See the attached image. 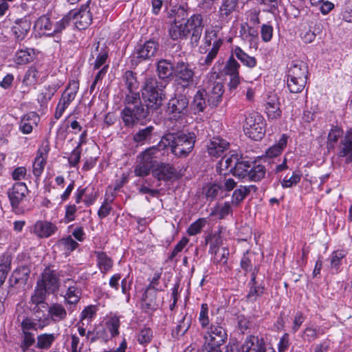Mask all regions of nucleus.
Returning <instances> with one entry per match:
<instances>
[{"mask_svg":"<svg viewBox=\"0 0 352 352\" xmlns=\"http://www.w3.org/2000/svg\"><path fill=\"white\" fill-rule=\"evenodd\" d=\"M125 107L122 111V118L127 126H133L140 120L146 118L148 109V102L146 107L142 104L140 93L137 91H129L126 95Z\"/></svg>","mask_w":352,"mask_h":352,"instance_id":"nucleus-3","label":"nucleus"},{"mask_svg":"<svg viewBox=\"0 0 352 352\" xmlns=\"http://www.w3.org/2000/svg\"><path fill=\"white\" fill-rule=\"evenodd\" d=\"M240 64L231 55L223 67V73L230 77L228 85L230 89H235L240 84Z\"/></svg>","mask_w":352,"mask_h":352,"instance_id":"nucleus-11","label":"nucleus"},{"mask_svg":"<svg viewBox=\"0 0 352 352\" xmlns=\"http://www.w3.org/2000/svg\"><path fill=\"white\" fill-rule=\"evenodd\" d=\"M208 311V305L206 303L201 304L198 320L203 329L206 328L210 323Z\"/></svg>","mask_w":352,"mask_h":352,"instance_id":"nucleus-62","label":"nucleus"},{"mask_svg":"<svg viewBox=\"0 0 352 352\" xmlns=\"http://www.w3.org/2000/svg\"><path fill=\"white\" fill-rule=\"evenodd\" d=\"M57 89L54 85L45 86L38 96V101L41 104H47L56 92Z\"/></svg>","mask_w":352,"mask_h":352,"instance_id":"nucleus-51","label":"nucleus"},{"mask_svg":"<svg viewBox=\"0 0 352 352\" xmlns=\"http://www.w3.org/2000/svg\"><path fill=\"white\" fill-rule=\"evenodd\" d=\"M266 168L264 165L254 164L250 166L247 180L258 182L265 177Z\"/></svg>","mask_w":352,"mask_h":352,"instance_id":"nucleus-47","label":"nucleus"},{"mask_svg":"<svg viewBox=\"0 0 352 352\" xmlns=\"http://www.w3.org/2000/svg\"><path fill=\"white\" fill-rule=\"evenodd\" d=\"M165 85L158 82L155 78H146L142 89V97L146 102H148V107L152 109H158L162 104L163 89Z\"/></svg>","mask_w":352,"mask_h":352,"instance_id":"nucleus-4","label":"nucleus"},{"mask_svg":"<svg viewBox=\"0 0 352 352\" xmlns=\"http://www.w3.org/2000/svg\"><path fill=\"white\" fill-rule=\"evenodd\" d=\"M256 269L254 270L251 279L249 282L250 290L246 296L247 300L250 302H254L261 297L265 292V287L259 284L256 280Z\"/></svg>","mask_w":352,"mask_h":352,"instance_id":"nucleus-25","label":"nucleus"},{"mask_svg":"<svg viewBox=\"0 0 352 352\" xmlns=\"http://www.w3.org/2000/svg\"><path fill=\"white\" fill-rule=\"evenodd\" d=\"M239 0H222L219 10V19L221 22L228 23L232 14L237 11Z\"/></svg>","mask_w":352,"mask_h":352,"instance_id":"nucleus-20","label":"nucleus"},{"mask_svg":"<svg viewBox=\"0 0 352 352\" xmlns=\"http://www.w3.org/2000/svg\"><path fill=\"white\" fill-rule=\"evenodd\" d=\"M124 79L129 91H137L138 88V81L135 74L131 71H126L124 73Z\"/></svg>","mask_w":352,"mask_h":352,"instance_id":"nucleus-58","label":"nucleus"},{"mask_svg":"<svg viewBox=\"0 0 352 352\" xmlns=\"http://www.w3.org/2000/svg\"><path fill=\"white\" fill-rule=\"evenodd\" d=\"M28 188L24 182L15 183L8 191V196L12 208H17L28 194Z\"/></svg>","mask_w":352,"mask_h":352,"instance_id":"nucleus-12","label":"nucleus"},{"mask_svg":"<svg viewBox=\"0 0 352 352\" xmlns=\"http://www.w3.org/2000/svg\"><path fill=\"white\" fill-rule=\"evenodd\" d=\"M120 326V316L111 315L106 322V327L110 332L111 337H116L119 335V328Z\"/></svg>","mask_w":352,"mask_h":352,"instance_id":"nucleus-53","label":"nucleus"},{"mask_svg":"<svg viewBox=\"0 0 352 352\" xmlns=\"http://www.w3.org/2000/svg\"><path fill=\"white\" fill-rule=\"evenodd\" d=\"M206 243L210 244L209 252L212 254H217L219 248L222 244V239L219 233H214L206 238Z\"/></svg>","mask_w":352,"mask_h":352,"instance_id":"nucleus-52","label":"nucleus"},{"mask_svg":"<svg viewBox=\"0 0 352 352\" xmlns=\"http://www.w3.org/2000/svg\"><path fill=\"white\" fill-rule=\"evenodd\" d=\"M158 47V43L153 40L148 41L143 45H138L131 56L132 64L137 65L142 61L151 59L156 54Z\"/></svg>","mask_w":352,"mask_h":352,"instance_id":"nucleus-8","label":"nucleus"},{"mask_svg":"<svg viewBox=\"0 0 352 352\" xmlns=\"http://www.w3.org/2000/svg\"><path fill=\"white\" fill-rule=\"evenodd\" d=\"M152 174L158 181L167 182L175 177L176 169L170 164L159 162L155 164Z\"/></svg>","mask_w":352,"mask_h":352,"instance_id":"nucleus-17","label":"nucleus"},{"mask_svg":"<svg viewBox=\"0 0 352 352\" xmlns=\"http://www.w3.org/2000/svg\"><path fill=\"white\" fill-rule=\"evenodd\" d=\"M206 220L204 218H199L190 225L187 233L190 236H195L201 232L202 228L206 226Z\"/></svg>","mask_w":352,"mask_h":352,"instance_id":"nucleus-59","label":"nucleus"},{"mask_svg":"<svg viewBox=\"0 0 352 352\" xmlns=\"http://www.w3.org/2000/svg\"><path fill=\"white\" fill-rule=\"evenodd\" d=\"M157 72L160 78L167 80L175 74V64L166 59L157 62Z\"/></svg>","mask_w":352,"mask_h":352,"instance_id":"nucleus-34","label":"nucleus"},{"mask_svg":"<svg viewBox=\"0 0 352 352\" xmlns=\"http://www.w3.org/2000/svg\"><path fill=\"white\" fill-rule=\"evenodd\" d=\"M280 103L278 96L274 93L268 95L265 102V112L268 119L276 120L281 117Z\"/></svg>","mask_w":352,"mask_h":352,"instance_id":"nucleus-19","label":"nucleus"},{"mask_svg":"<svg viewBox=\"0 0 352 352\" xmlns=\"http://www.w3.org/2000/svg\"><path fill=\"white\" fill-rule=\"evenodd\" d=\"M205 91L208 104L212 107H217L222 100L223 84L220 82H211Z\"/></svg>","mask_w":352,"mask_h":352,"instance_id":"nucleus-16","label":"nucleus"},{"mask_svg":"<svg viewBox=\"0 0 352 352\" xmlns=\"http://www.w3.org/2000/svg\"><path fill=\"white\" fill-rule=\"evenodd\" d=\"M167 112L174 119L186 116L188 112V98L184 94L176 95L169 100Z\"/></svg>","mask_w":352,"mask_h":352,"instance_id":"nucleus-10","label":"nucleus"},{"mask_svg":"<svg viewBox=\"0 0 352 352\" xmlns=\"http://www.w3.org/2000/svg\"><path fill=\"white\" fill-rule=\"evenodd\" d=\"M232 212V208L229 202H225L222 206H217L210 213L211 216L219 215V219H223Z\"/></svg>","mask_w":352,"mask_h":352,"instance_id":"nucleus-60","label":"nucleus"},{"mask_svg":"<svg viewBox=\"0 0 352 352\" xmlns=\"http://www.w3.org/2000/svg\"><path fill=\"white\" fill-rule=\"evenodd\" d=\"M153 338V330L149 327H144L140 329L136 334L138 342L143 346H146L150 344Z\"/></svg>","mask_w":352,"mask_h":352,"instance_id":"nucleus-49","label":"nucleus"},{"mask_svg":"<svg viewBox=\"0 0 352 352\" xmlns=\"http://www.w3.org/2000/svg\"><path fill=\"white\" fill-rule=\"evenodd\" d=\"M58 333H43L37 336L36 347L41 350H48L58 338Z\"/></svg>","mask_w":352,"mask_h":352,"instance_id":"nucleus-36","label":"nucleus"},{"mask_svg":"<svg viewBox=\"0 0 352 352\" xmlns=\"http://www.w3.org/2000/svg\"><path fill=\"white\" fill-rule=\"evenodd\" d=\"M43 309L47 311V316L45 318L43 322L50 319L54 322H59L64 320L67 317V311L64 306L59 303H53L46 308H41L39 309L40 316L41 318L43 316Z\"/></svg>","mask_w":352,"mask_h":352,"instance_id":"nucleus-15","label":"nucleus"},{"mask_svg":"<svg viewBox=\"0 0 352 352\" xmlns=\"http://www.w3.org/2000/svg\"><path fill=\"white\" fill-rule=\"evenodd\" d=\"M50 150V144L47 142H45L42 144L37 151V155L32 166L33 174L37 178H38L43 172Z\"/></svg>","mask_w":352,"mask_h":352,"instance_id":"nucleus-13","label":"nucleus"},{"mask_svg":"<svg viewBox=\"0 0 352 352\" xmlns=\"http://www.w3.org/2000/svg\"><path fill=\"white\" fill-rule=\"evenodd\" d=\"M168 32L173 41L186 39L188 35L184 23L176 21L170 25Z\"/></svg>","mask_w":352,"mask_h":352,"instance_id":"nucleus-33","label":"nucleus"},{"mask_svg":"<svg viewBox=\"0 0 352 352\" xmlns=\"http://www.w3.org/2000/svg\"><path fill=\"white\" fill-rule=\"evenodd\" d=\"M308 74L307 65L302 60H294L292 63L287 73V79L307 80Z\"/></svg>","mask_w":352,"mask_h":352,"instance_id":"nucleus-22","label":"nucleus"},{"mask_svg":"<svg viewBox=\"0 0 352 352\" xmlns=\"http://www.w3.org/2000/svg\"><path fill=\"white\" fill-rule=\"evenodd\" d=\"M195 143L194 133H168L160 141L164 148H170V152L177 157H186L192 151Z\"/></svg>","mask_w":352,"mask_h":352,"instance_id":"nucleus-2","label":"nucleus"},{"mask_svg":"<svg viewBox=\"0 0 352 352\" xmlns=\"http://www.w3.org/2000/svg\"><path fill=\"white\" fill-rule=\"evenodd\" d=\"M301 176L302 175L296 171L294 172L289 178L285 176L281 182L282 186L284 188H287L296 186L300 181Z\"/></svg>","mask_w":352,"mask_h":352,"instance_id":"nucleus-63","label":"nucleus"},{"mask_svg":"<svg viewBox=\"0 0 352 352\" xmlns=\"http://www.w3.org/2000/svg\"><path fill=\"white\" fill-rule=\"evenodd\" d=\"M166 148H164V145L160 146L159 142L157 145L146 148L138 155L148 161H151V164H156L157 162L155 160L159 159L162 155H164V153L163 151Z\"/></svg>","mask_w":352,"mask_h":352,"instance_id":"nucleus-31","label":"nucleus"},{"mask_svg":"<svg viewBox=\"0 0 352 352\" xmlns=\"http://www.w3.org/2000/svg\"><path fill=\"white\" fill-rule=\"evenodd\" d=\"M339 156L346 157V162H352V131H348L340 142Z\"/></svg>","mask_w":352,"mask_h":352,"instance_id":"nucleus-29","label":"nucleus"},{"mask_svg":"<svg viewBox=\"0 0 352 352\" xmlns=\"http://www.w3.org/2000/svg\"><path fill=\"white\" fill-rule=\"evenodd\" d=\"M79 89V83L73 80L69 82L65 91L63 92L59 101L56 107L54 118L60 119L64 113L66 109L69 106L71 102L75 99Z\"/></svg>","mask_w":352,"mask_h":352,"instance_id":"nucleus-7","label":"nucleus"},{"mask_svg":"<svg viewBox=\"0 0 352 352\" xmlns=\"http://www.w3.org/2000/svg\"><path fill=\"white\" fill-rule=\"evenodd\" d=\"M342 134L343 132L341 129L338 127L332 128L328 135L327 147L329 148H333L335 143L338 141Z\"/></svg>","mask_w":352,"mask_h":352,"instance_id":"nucleus-61","label":"nucleus"},{"mask_svg":"<svg viewBox=\"0 0 352 352\" xmlns=\"http://www.w3.org/2000/svg\"><path fill=\"white\" fill-rule=\"evenodd\" d=\"M241 349L243 352H266L264 340L253 335L248 336L245 338Z\"/></svg>","mask_w":352,"mask_h":352,"instance_id":"nucleus-21","label":"nucleus"},{"mask_svg":"<svg viewBox=\"0 0 352 352\" xmlns=\"http://www.w3.org/2000/svg\"><path fill=\"white\" fill-rule=\"evenodd\" d=\"M63 276V271L57 273L54 270L47 268L42 274V278L37 282L35 294L32 296V300L36 304L34 314L38 320H41L39 309L47 307V303L44 302L46 294H54L58 291L60 287L59 276Z\"/></svg>","mask_w":352,"mask_h":352,"instance_id":"nucleus-1","label":"nucleus"},{"mask_svg":"<svg viewBox=\"0 0 352 352\" xmlns=\"http://www.w3.org/2000/svg\"><path fill=\"white\" fill-rule=\"evenodd\" d=\"M81 292L78 287L69 286L67 289L64 298L68 304L75 305L80 298Z\"/></svg>","mask_w":352,"mask_h":352,"instance_id":"nucleus-55","label":"nucleus"},{"mask_svg":"<svg viewBox=\"0 0 352 352\" xmlns=\"http://www.w3.org/2000/svg\"><path fill=\"white\" fill-rule=\"evenodd\" d=\"M57 227L51 222L38 221L34 226V232L41 238H47L55 233Z\"/></svg>","mask_w":352,"mask_h":352,"instance_id":"nucleus-27","label":"nucleus"},{"mask_svg":"<svg viewBox=\"0 0 352 352\" xmlns=\"http://www.w3.org/2000/svg\"><path fill=\"white\" fill-rule=\"evenodd\" d=\"M323 333L324 331L319 327H307L303 332V338L310 342Z\"/></svg>","mask_w":352,"mask_h":352,"instance_id":"nucleus-57","label":"nucleus"},{"mask_svg":"<svg viewBox=\"0 0 352 352\" xmlns=\"http://www.w3.org/2000/svg\"><path fill=\"white\" fill-rule=\"evenodd\" d=\"M72 21L78 30H85L89 27L92 21L89 6H82L78 12H72Z\"/></svg>","mask_w":352,"mask_h":352,"instance_id":"nucleus-14","label":"nucleus"},{"mask_svg":"<svg viewBox=\"0 0 352 352\" xmlns=\"http://www.w3.org/2000/svg\"><path fill=\"white\" fill-rule=\"evenodd\" d=\"M40 118L38 115L34 111L29 112L24 115L19 123V131L23 134H30L34 126H36Z\"/></svg>","mask_w":352,"mask_h":352,"instance_id":"nucleus-23","label":"nucleus"},{"mask_svg":"<svg viewBox=\"0 0 352 352\" xmlns=\"http://www.w3.org/2000/svg\"><path fill=\"white\" fill-rule=\"evenodd\" d=\"M12 257L9 254H4L0 261V285H2L11 270Z\"/></svg>","mask_w":352,"mask_h":352,"instance_id":"nucleus-45","label":"nucleus"},{"mask_svg":"<svg viewBox=\"0 0 352 352\" xmlns=\"http://www.w3.org/2000/svg\"><path fill=\"white\" fill-rule=\"evenodd\" d=\"M94 254L96 256L97 265L101 273L106 274L113 267L112 259L104 252L96 251Z\"/></svg>","mask_w":352,"mask_h":352,"instance_id":"nucleus-39","label":"nucleus"},{"mask_svg":"<svg viewBox=\"0 0 352 352\" xmlns=\"http://www.w3.org/2000/svg\"><path fill=\"white\" fill-rule=\"evenodd\" d=\"M72 21V12L65 16L61 20L54 25V34L61 32L66 27L69 26Z\"/></svg>","mask_w":352,"mask_h":352,"instance_id":"nucleus-64","label":"nucleus"},{"mask_svg":"<svg viewBox=\"0 0 352 352\" xmlns=\"http://www.w3.org/2000/svg\"><path fill=\"white\" fill-rule=\"evenodd\" d=\"M257 188L254 185L250 186H239L234 190L232 196V203L234 205L238 206L244 199L250 193L251 191L256 192Z\"/></svg>","mask_w":352,"mask_h":352,"instance_id":"nucleus-35","label":"nucleus"},{"mask_svg":"<svg viewBox=\"0 0 352 352\" xmlns=\"http://www.w3.org/2000/svg\"><path fill=\"white\" fill-rule=\"evenodd\" d=\"M184 24L188 30V34L191 33L190 38L191 46L192 47H197L201 36L204 28L201 15L199 14L192 15Z\"/></svg>","mask_w":352,"mask_h":352,"instance_id":"nucleus-9","label":"nucleus"},{"mask_svg":"<svg viewBox=\"0 0 352 352\" xmlns=\"http://www.w3.org/2000/svg\"><path fill=\"white\" fill-rule=\"evenodd\" d=\"M39 73L35 67H30L25 74L23 85L26 87L35 85L38 80Z\"/></svg>","mask_w":352,"mask_h":352,"instance_id":"nucleus-50","label":"nucleus"},{"mask_svg":"<svg viewBox=\"0 0 352 352\" xmlns=\"http://www.w3.org/2000/svg\"><path fill=\"white\" fill-rule=\"evenodd\" d=\"M346 252L342 250L333 251L329 256L330 268L336 273L340 272L342 259L345 258Z\"/></svg>","mask_w":352,"mask_h":352,"instance_id":"nucleus-40","label":"nucleus"},{"mask_svg":"<svg viewBox=\"0 0 352 352\" xmlns=\"http://www.w3.org/2000/svg\"><path fill=\"white\" fill-rule=\"evenodd\" d=\"M245 134L254 140H260L265 133V122L258 112H251L245 116L243 124Z\"/></svg>","mask_w":352,"mask_h":352,"instance_id":"nucleus-6","label":"nucleus"},{"mask_svg":"<svg viewBox=\"0 0 352 352\" xmlns=\"http://www.w3.org/2000/svg\"><path fill=\"white\" fill-rule=\"evenodd\" d=\"M34 28L39 34L47 36L54 35V24L50 18L46 15L40 16L35 22Z\"/></svg>","mask_w":352,"mask_h":352,"instance_id":"nucleus-30","label":"nucleus"},{"mask_svg":"<svg viewBox=\"0 0 352 352\" xmlns=\"http://www.w3.org/2000/svg\"><path fill=\"white\" fill-rule=\"evenodd\" d=\"M154 128L152 126L139 130L133 135V140L138 144H143L144 142L151 138Z\"/></svg>","mask_w":352,"mask_h":352,"instance_id":"nucleus-54","label":"nucleus"},{"mask_svg":"<svg viewBox=\"0 0 352 352\" xmlns=\"http://www.w3.org/2000/svg\"><path fill=\"white\" fill-rule=\"evenodd\" d=\"M31 28V22L26 17L17 19L12 28L17 40L22 41L27 36Z\"/></svg>","mask_w":352,"mask_h":352,"instance_id":"nucleus-28","label":"nucleus"},{"mask_svg":"<svg viewBox=\"0 0 352 352\" xmlns=\"http://www.w3.org/2000/svg\"><path fill=\"white\" fill-rule=\"evenodd\" d=\"M287 139L288 137L285 134H283L278 142L266 151V157L272 158L279 155L286 147Z\"/></svg>","mask_w":352,"mask_h":352,"instance_id":"nucleus-44","label":"nucleus"},{"mask_svg":"<svg viewBox=\"0 0 352 352\" xmlns=\"http://www.w3.org/2000/svg\"><path fill=\"white\" fill-rule=\"evenodd\" d=\"M205 89H199L194 96L192 107L197 112H203L208 104Z\"/></svg>","mask_w":352,"mask_h":352,"instance_id":"nucleus-46","label":"nucleus"},{"mask_svg":"<svg viewBox=\"0 0 352 352\" xmlns=\"http://www.w3.org/2000/svg\"><path fill=\"white\" fill-rule=\"evenodd\" d=\"M56 245L67 256L77 248L78 243L72 239V236H67L58 240Z\"/></svg>","mask_w":352,"mask_h":352,"instance_id":"nucleus-42","label":"nucleus"},{"mask_svg":"<svg viewBox=\"0 0 352 352\" xmlns=\"http://www.w3.org/2000/svg\"><path fill=\"white\" fill-rule=\"evenodd\" d=\"M229 145L226 140L214 137L208 144V152L210 156L218 157L228 148Z\"/></svg>","mask_w":352,"mask_h":352,"instance_id":"nucleus-24","label":"nucleus"},{"mask_svg":"<svg viewBox=\"0 0 352 352\" xmlns=\"http://www.w3.org/2000/svg\"><path fill=\"white\" fill-rule=\"evenodd\" d=\"M191 316L187 314H182L181 319L178 324L172 331V336L174 338H179L184 335L191 325Z\"/></svg>","mask_w":352,"mask_h":352,"instance_id":"nucleus-38","label":"nucleus"},{"mask_svg":"<svg viewBox=\"0 0 352 352\" xmlns=\"http://www.w3.org/2000/svg\"><path fill=\"white\" fill-rule=\"evenodd\" d=\"M195 67L193 65L183 60L175 63V82L177 89L185 90L195 83Z\"/></svg>","mask_w":352,"mask_h":352,"instance_id":"nucleus-5","label":"nucleus"},{"mask_svg":"<svg viewBox=\"0 0 352 352\" xmlns=\"http://www.w3.org/2000/svg\"><path fill=\"white\" fill-rule=\"evenodd\" d=\"M34 52L33 49L26 48L18 50L14 57V62L18 65H24L34 60Z\"/></svg>","mask_w":352,"mask_h":352,"instance_id":"nucleus-43","label":"nucleus"},{"mask_svg":"<svg viewBox=\"0 0 352 352\" xmlns=\"http://www.w3.org/2000/svg\"><path fill=\"white\" fill-rule=\"evenodd\" d=\"M239 34L241 38L248 42L253 41L258 36L257 30L247 23L241 25Z\"/></svg>","mask_w":352,"mask_h":352,"instance_id":"nucleus-48","label":"nucleus"},{"mask_svg":"<svg viewBox=\"0 0 352 352\" xmlns=\"http://www.w3.org/2000/svg\"><path fill=\"white\" fill-rule=\"evenodd\" d=\"M204 338L205 341L223 345L228 339V334L222 326L212 324Z\"/></svg>","mask_w":352,"mask_h":352,"instance_id":"nucleus-18","label":"nucleus"},{"mask_svg":"<svg viewBox=\"0 0 352 352\" xmlns=\"http://www.w3.org/2000/svg\"><path fill=\"white\" fill-rule=\"evenodd\" d=\"M250 168V164L249 162L239 159L236 165L233 168L234 170H232V174L239 179L247 180Z\"/></svg>","mask_w":352,"mask_h":352,"instance_id":"nucleus-41","label":"nucleus"},{"mask_svg":"<svg viewBox=\"0 0 352 352\" xmlns=\"http://www.w3.org/2000/svg\"><path fill=\"white\" fill-rule=\"evenodd\" d=\"M239 157L237 155H226L217 164V170L220 175H226L232 173L233 168Z\"/></svg>","mask_w":352,"mask_h":352,"instance_id":"nucleus-26","label":"nucleus"},{"mask_svg":"<svg viewBox=\"0 0 352 352\" xmlns=\"http://www.w3.org/2000/svg\"><path fill=\"white\" fill-rule=\"evenodd\" d=\"M307 80L287 79V85L291 93L297 94L301 92L305 88Z\"/></svg>","mask_w":352,"mask_h":352,"instance_id":"nucleus-56","label":"nucleus"},{"mask_svg":"<svg viewBox=\"0 0 352 352\" xmlns=\"http://www.w3.org/2000/svg\"><path fill=\"white\" fill-rule=\"evenodd\" d=\"M232 56H236L244 65L253 68L256 65L257 60L255 57L249 56L241 47L235 46L232 49Z\"/></svg>","mask_w":352,"mask_h":352,"instance_id":"nucleus-37","label":"nucleus"},{"mask_svg":"<svg viewBox=\"0 0 352 352\" xmlns=\"http://www.w3.org/2000/svg\"><path fill=\"white\" fill-rule=\"evenodd\" d=\"M155 164H151L140 155L138 156L135 165L134 166V174L137 177H146L148 175L151 171H153Z\"/></svg>","mask_w":352,"mask_h":352,"instance_id":"nucleus-32","label":"nucleus"}]
</instances>
